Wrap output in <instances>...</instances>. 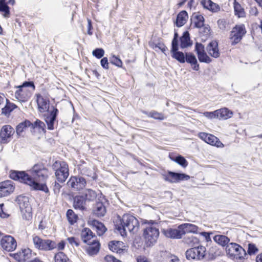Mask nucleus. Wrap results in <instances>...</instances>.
Segmentation results:
<instances>
[{
  "label": "nucleus",
  "mask_w": 262,
  "mask_h": 262,
  "mask_svg": "<svg viewBox=\"0 0 262 262\" xmlns=\"http://www.w3.org/2000/svg\"><path fill=\"white\" fill-rule=\"evenodd\" d=\"M31 173L30 176L24 171L11 170L10 177L30 186L35 190L48 192L49 190L45 183L48 178V169L41 163L36 164L31 169Z\"/></svg>",
  "instance_id": "1"
},
{
  "label": "nucleus",
  "mask_w": 262,
  "mask_h": 262,
  "mask_svg": "<svg viewBox=\"0 0 262 262\" xmlns=\"http://www.w3.org/2000/svg\"><path fill=\"white\" fill-rule=\"evenodd\" d=\"M115 226L116 229L123 236L126 234L127 230L130 232H136L139 229V223L134 216L130 214H125L122 218L118 217V222H116Z\"/></svg>",
  "instance_id": "2"
},
{
  "label": "nucleus",
  "mask_w": 262,
  "mask_h": 262,
  "mask_svg": "<svg viewBox=\"0 0 262 262\" xmlns=\"http://www.w3.org/2000/svg\"><path fill=\"white\" fill-rule=\"evenodd\" d=\"M148 224L149 225L143 232L145 245L147 247L154 246L157 243L159 236L158 223L154 221H150Z\"/></svg>",
  "instance_id": "3"
},
{
  "label": "nucleus",
  "mask_w": 262,
  "mask_h": 262,
  "mask_svg": "<svg viewBox=\"0 0 262 262\" xmlns=\"http://www.w3.org/2000/svg\"><path fill=\"white\" fill-rule=\"evenodd\" d=\"M14 94L15 98L20 102H27L31 98L35 86L32 81H25L21 85L17 86Z\"/></svg>",
  "instance_id": "4"
},
{
  "label": "nucleus",
  "mask_w": 262,
  "mask_h": 262,
  "mask_svg": "<svg viewBox=\"0 0 262 262\" xmlns=\"http://www.w3.org/2000/svg\"><path fill=\"white\" fill-rule=\"evenodd\" d=\"M226 252L229 257L236 260L244 261L247 256L245 250L237 244L229 243L226 247Z\"/></svg>",
  "instance_id": "5"
},
{
  "label": "nucleus",
  "mask_w": 262,
  "mask_h": 262,
  "mask_svg": "<svg viewBox=\"0 0 262 262\" xmlns=\"http://www.w3.org/2000/svg\"><path fill=\"white\" fill-rule=\"evenodd\" d=\"M52 167L57 180L60 183L64 182L69 175L68 165L64 161H57Z\"/></svg>",
  "instance_id": "6"
},
{
  "label": "nucleus",
  "mask_w": 262,
  "mask_h": 262,
  "mask_svg": "<svg viewBox=\"0 0 262 262\" xmlns=\"http://www.w3.org/2000/svg\"><path fill=\"white\" fill-rule=\"evenodd\" d=\"M16 202L19 206L23 217L27 220H30L32 217V208L28 197L19 195L16 199Z\"/></svg>",
  "instance_id": "7"
},
{
  "label": "nucleus",
  "mask_w": 262,
  "mask_h": 262,
  "mask_svg": "<svg viewBox=\"0 0 262 262\" xmlns=\"http://www.w3.org/2000/svg\"><path fill=\"white\" fill-rule=\"evenodd\" d=\"M32 240L35 247L39 250L49 251L56 247L55 242L50 239H42L37 235H33Z\"/></svg>",
  "instance_id": "8"
},
{
  "label": "nucleus",
  "mask_w": 262,
  "mask_h": 262,
  "mask_svg": "<svg viewBox=\"0 0 262 262\" xmlns=\"http://www.w3.org/2000/svg\"><path fill=\"white\" fill-rule=\"evenodd\" d=\"M206 248L199 246L187 250L186 257L188 260H200L203 259L205 255Z\"/></svg>",
  "instance_id": "9"
},
{
  "label": "nucleus",
  "mask_w": 262,
  "mask_h": 262,
  "mask_svg": "<svg viewBox=\"0 0 262 262\" xmlns=\"http://www.w3.org/2000/svg\"><path fill=\"white\" fill-rule=\"evenodd\" d=\"M0 235L3 236L0 241V245L3 250L10 252L16 249L17 243L13 237L9 235H3L1 232Z\"/></svg>",
  "instance_id": "10"
},
{
  "label": "nucleus",
  "mask_w": 262,
  "mask_h": 262,
  "mask_svg": "<svg viewBox=\"0 0 262 262\" xmlns=\"http://www.w3.org/2000/svg\"><path fill=\"white\" fill-rule=\"evenodd\" d=\"M246 31L244 25H236L230 32V39L232 45L238 43L243 36L245 34Z\"/></svg>",
  "instance_id": "11"
},
{
  "label": "nucleus",
  "mask_w": 262,
  "mask_h": 262,
  "mask_svg": "<svg viewBox=\"0 0 262 262\" xmlns=\"http://www.w3.org/2000/svg\"><path fill=\"white\" fill-rule=\"evenodd\" d=\"M198 137L208 144L215 146L219 148H223L224 145L216 137L210 134L202 132L200 133Z\"/></svg>",
  "instance_id": "12"
},
{
  "label": "nucleus",
  "mask_w": 262,
  "mask_h": 262,
  "mask_svg": "<svg viewBox=\"0 0 262 262\" xmlns=\"http://www.w3.org/2000/svg\"><path fill=\"white\" fill-rule=\"evenodd\" d=\"M14 134V130L11 126L9 125L3 126L0 132V143L1 144L9 143Z\"/></svg>",
  "instance_id": "13"
},
{
  "label": "nucleus",
  "mask_w": 262,
  "mask_h": 262,
  "mask_svg": "<svg viewBox=\"0 0 262 262\" xmlns=\"http://www.w3.org/2000/svg\"><path fill=\"white\" fill-rule=\"evenodd\" d=\"M190 176L185 174L168 171L167 174L164 176L165 181L170 183H178L181 181L188 180Z\"/></svg>",
  "instance_id": "14"
},
{
  "label": "nucleus",
  "mask_w": 262,
  "mask_h": 262,
  "mask_svg": "<svg viewBox=\"0 0 262 262\" xmlns=\"http://www.w3.org/2000/svg\"><path fill=\"white\" fill-rule=\"evenodd\" d=\"M86 183L85 179L82 177H72L67 184L74 190H79L84 188Z\"/></svg>",
  "instance_id": "15"
},
{
  "label": "nucleus",
  "mask_w": 262,
  "mask_h": 262,
  "mask_svg": "<svg viewBox=\"0 0 262 262\" xmlns=\"http://www.w3.org/2000/svg\"><path fill=\"white\" fill-rule=\"evenodd\" d=\"M161 232L166 237L171 239H181L183 236L180 225L177 228L163 229Z\"/></svg>",
  "instance_id": "16"
},
{
  "label": "nucleus",
  "mask_w": 262,
  "mask_h": 262,
  "mask_svg": "<svg viewBox=\"0 0 262 262\" xmlns=\"http://www.w3.org/2000/svg\"><path fill=\"white\" fill-rule=\"evenodd\" d=\"M15 187L13 182L10 180L0 183V198L10 195L14 191Z\"/></svg>",
  "instance_id": "17"
},
{
  "label": "nucleus",
  "mask_w": 262,
  "mask_h": 262,
  "mask_svg": "<svg viewBox=\"0 0 262 262\" xmlns=\"http://www.w3.org/2000/svg\"><path fill=\"white\" fill-rule=\"evenodd\" d=\"M58 110L57 108L53 107V110L49 113L45 115V121L47 123L48 129L53 130L54 128V123L56 119Z\"/></svg>",
  "instance_id": "18"
},
{
  "label": "nucleus",
  "mask_w": 262,
  "mask_h": 262,
  "mask_svg": "<svg viewBox=\"0 0 262 262\" xmlns=\"http://www.w3.org/2000/svg\"><path fill=\"white\" fill-rule=\"evenodd\" d=\"M13 257L18 262H28L32 258L31 251L29 249L22 250L21 251L14 254Z\"/></svg>",
  "instance_id": "19"
},
{
  "label": "nucleus",
  "mask_w": 262,
  "mask_h": 262,
  "mask_svg": "<svg viewBox=\"0 0 262 262\" xmlns=\"http://www.w3.org/2000/svg\"><path fill=\"white\" fill-rule=\"evenodd\" d=\"M36 97V101L39 111L41 113L48 111L49 108V100L40 94H37Z\"/></svg>",
  "instance_id": "20"
},
{
  "label": "nucleus",
  "mask_w": 262,
  "mask_h": 262,
  "mask_svg": "<svg viewBox=\"0 0 262 262\" xmlns=\"http://www.w3.org/2000/svg\"><path fill=\"white\" fill-rule=\"evenodd\" d=\"M81 237L83 242L87 244H90V243L93 242V239H96V236L88 228H85L82 230Z\"/></svg>",
  "instance_id": "21"
},
{
  "label": "nucleus",
  "mask_w": 262,
  "mask_h": 262,
  "mask_svg": "<svg viewBox=\"0 0 262 262\" xmlns=\"http://www.w3.org/2000/svg\"><path fill=\"white\" fill-rule=\"evenodd\" d=\"M108 247L110 250L117 253H121L125 250L126 247L124 244L121 241H113L108 243Z\"/></svg>",
  "instance_id": "22"
},
{
  "label": "nucleus",
  "mask_w": 262,
  "mask_h": 262,
  "mask_svg": "<svg viewBox=\"0 0 262 262\" xmlns=\"http://www.w3.org/2000/svg\"><path fill=\"white\" fill-rule=\"evenodd\" d=\"M208 53L214 58H218L220 56V52L218 49V43L215 40L211 41L207 47Z\"/></svg>",
  "instance_id": "23"
},
{
  "label": "nucleus",
  "mask_w": 262,
  "mask_h": 262,
  "mask_svg": "<svg viewBox=\"0 0 262 262\" xmlns=\"http://www.w3.org/2000/svg\"><path fill=\"white\" fill-rule=\"evenodd\" d=\"M182 235L187 233H197L199 227L192 224L185 223L180 225Z\"/></svg>",
  "instance_id": "24"
},
{
  "label": "nucleus",
  "mask_w": 262,
  "mask_h": 262,
  "mask_svg": "<svg viewBox=\"0 0 262 262\" xmlns=\"http://www.w3.org/2000/svg\"><path fill=\"white\" fill-rule=\"evenodd\" d=\"M217 119L219 120H227L233 116V112L227 107H223L216 110Z\"/></svg>",
  "instance_id": "25"
},
{
  "label": "nucleus",
  "mask_w": 262,
  "mask_h": 262,
  "mask_svg": "<svg viewBox=\"0 0 262 262\" xmlns=\"http://www.w3.org/2000/svg\"><path fill=\"white\" fill-rule=\"evenodd\" d=\"M106 212V209L102 202H96L93 209V213L94 215L98 217L103 216Z\"/></svg>",
  "instance_id": "26"
},
{
  "label": "nucleus",
  "mask_w": 262,
  "mask_h": 262,
  "mask_svg": "<svg viewBox=\"0 0 262 262\" xmlns=\"http://www.w3.org/2000/svg\"><path fill=\"white\" fill-rule=\"evenodd\" d=\"M86 201L83 195L76 196L74 200V207L76 209L83 210L85 209Z\"/></svg>",
  "instance_id": "27"
},
{
  "label": "nucleus",
  "mask_w": 262,
  "mask_h": 262,
  "mask_svg": "<svg viewBox=\"0 0 262 262\" xmlns=\"http://www.w3.org/2000/svg\"><path fill=\"white\" fill-rule=\"evenodd\" d=\"M46 125L44 122L39 119H36L34 123L31 122L30 128L35 132L36 130L39 133L46 132Z\"/></svg>",
  "instance_id": "28"
},
{
  "label": "nucleus",
  "mask_w": 262,
  "mask_h": 262,
  "mask_svg": "<svg viewBox=\"0 0 262 262\" xmlns=\"http://www.w3.org/2000/svg\"><path fill=\"white\" fill-rule=\"evenodd\" d=\"M89 245L87 248V252L91 255L97 254L100 249V244L97 239H93V242Z\"/></svg>",
  "instance_id": "29"
},
{
  "label": "nucleus",
  "mask_w": 262,
  "mask_h": 262,
  "mask_svg": "<svg viewBox=\"0 0 262 262\" xmlns=\"http://www.w3.org/2000/svg\"><path fill=\"white\" fill-rule=\"evenodd\" d=\"M91 225L95 229L99 236L102 235L106 231V228L104 225L97 220L92 221Z\"/></svg>",
  "instance_id": "30"
},
{
  "label": "nucleus",
  "mask_w": 262,
  "mask_h": 262,
  "mask_svg": "<svg viewBox=\"0 0 262 262\" xmlns=\"http://www.w3.org/2000/svg\"><path fill=\"white\" fill-rule=\"evenodd\" d=\"M191 21L194 24L195 27L200 28L204 25V17L199 13H194L191 17Z\"/></svg>",
  "instance_id": "31"
},
{
  "label": "nucleus",
  "mask_w": 262,
  "mask_h": 262,
  "mask_svg": "<svg viewBox=\"0 0 262 262\" xmlns=\"http://www.w3.org/2000/svg\"><path fill=\"white\" fill-rule=\"evenodd\" d=\"M189 33L188 31L183 33V35L180 37V47L184 49L191 46Z\"/></svg>",
  "instance_id": "32"
},
{
  "label": "nucleus",
  "mask_w": 262,
  "mask_h": 262,
  "mask_svg": "<svg viewBox=\"0 0 262 262\" xmlns=\"http://www.w3.org/2000/svg\"><path fill=\"white\" fill-rule=\"evenodd\" d=\"M185 60L193 66L192 68L194 70L198 71L199 70V65L198 64L196 58L193 54L186 53Z\"/></svg>",
  "instance_id": "33"
},
{
  "label": "nucleus",
  "mask_w": 262,
  "mask_h": 262,
  "mask_svg": "<svg viewBox=\"0 0 262 262\" xmlns=\"http://www.w3.org/2000/svg\"><path fill=\"white\" fill-rule=\"evenodd\" d=\"M188 18V15L186 11L180 12L177 15L176 25L179 27L183 26L186 23Z\"/></svg>",
  "instance_id": "34"
},
{
  "label": "nucleus",
  "mask_w": 262,
  "mask_h": 262,
  "mask_svg": "<svg viewBox=\"0 0 262 262\" xmlns=\"http://www.w3.org/2000/svg\"><path fill=\"white\" fill-rule=\"evenodd\" d=\"M213 240L223 247L227 246L230 242V239L224 235H216L213 237Z\"/></svg>",
  "instance_id": "35"
},
{
  "label": "nucleus",
  "mask_w": 262,
  "mask_h": 262,
  "mask_svg": "<svg viewBox=\"0 0 262 262\" xmlns=\"http://www.w3.org/2000/svg\"><path fill=\"white\" fill-rule=\"evenodd\" d=\"M31 122L28 120H26L25 121L20 123L16 126V132L18 136H20L21 134L24 131V130L28 127H30Z\"/></svg>",
  "instance_id": "36"
},
{
  "label": "nucleus",
  "mask_w": 262,
  "mask_h": 262,
  "mask_svg": "<svg viewBox=\"0 0 262 262\" xmlns=\"http://www.w3.org/2000/svg\"><path fill=\"white\" fill-rule=\"evenodd\" d=\"M5 101H6V104L5 106L2 108V111L3 114L7 115L10 114L14 109H15L16 107V105L13 103L10 102L6 98Z\"/></svg>",
  "instance_id": "37"
},
{
  "label": "nucleus",
  "mask_w": 262,
  "mask_h": 262,
  "mask_svg": "<svg viewBox=\"0 0 262 262\" xmlns=\"http://www.w3.org/2000/svg\"><path fill=\"white\" fill-rule=\"evenodd\" d=\"M234 9L235 15L238 17H244L245 16L244 9L242 7L241 5L235 0L234 2Z\"/></svg>",
  "instance_id": "38"
},
{
  "label": "nucleus",
  "mask_w": 262,
  "mask_h": 262,
  "mask_svg": "<svg viewBox=\"0 0 262 262\" xmlns=\"http://www.w3.org/2000/svg\"><path fill=\"white\" fill-rule=\"evenodd\" d=\"M86 201H94L97 197L96 192L92 189H88L84 191L83 195Z\"/></svg>",
  "instance_id": "39"
},
{
  "label": "nucleus",
  "mask_w": 262,
  "mask_h": 262,
  "mask_svg": "<svg viewBox=\"0 0 262 262\" xmlns=\"http://www.w3.org/2000/svg\"><path fill=\"white\" fill-rule=\"evenodd\" d=\"M183 241L185 243L191 247L194 246L199 243V239L192 235L185 237Z\"/></svg>",
  "instance_id": "40"
},
{
  "label": "nucleus",
  "mask_w": 262,
  "mask_h": 262,
  "mask_svg": "<svg viewBox=\"0 0 262 262\" xmlns=\"http://www.w3.org/2000/svg\"><path fill=\"white\" fill-rule=\"evenodd\" d=\"M172 57L177 59L181 63H184L185 61V56L182 52L177 50V51H172Z\"/></svg>",
  "instance_id": "41"
},
{
  "label": "nucleus",
  "mask_w": 262,
  "mask_h": 262,
  "mask_svg": "<svg viewBox=\"0 0 262 262\" xmlns=\"http://www.w3.org/2000/svg\"><path fill=\"white\" fill-rule=\"evenodd\" d=\"M68 220L71 225H73L77 222L78 216L71 209H69L67 212Z\"/></svg>",
  "instance_id": "42"
},
{
  "label": "nucleus",
  "mask_w": 262,
  "mask_h": 262,
  "mask_svg": "<svg viewBox=\"0 0 262 262\" xmlns=\"http://www.w3.org/2000/svg\"><path fill=\"white\" fill-rule=\"evenodd\" d=\"M55 262H68L69 258L62 252H59L54 256Z\"/></svg>",
  "instance_id": "43"
},
{
  "label": "nucleus",
  "mask_w": 262,
  "mask_h": 262,
  "mask_svg": "<svg viewBox=\"0 0 262 262\" xmlns=\"http://www.w3.org/2000/svg\"><path fill=\"white\" fill-rule=\"evenodd\" d=\"M172 160L177 162L178 164L182 166L183 167H186L188 165V162L182 156H178L175 158H171Z\"/></svg>",
  "instance_id": "44"
},
{
  "label": "nucleus",
  "mask_w": 262,
  "mask_h": 262,
  "mask_svg": "<svg viewBox=\"0 0 262 262\" xmlns=\"http://www.w3.org/2000/svg\"><path fill=\"white\" fill-rule=\"evenodd\" d=\"M0 12H4V16L6 18L9 17L10 15L9 7L5 2H0Z\"/></svg>",
  "instance_id": "45"
},
{
  "label": "nucleus",
  "mask_w": 262,
  "mask_h": 262,
  "mask_svg": "<svg viewBox=\"0 0 262 262\" xmlns=\"http://www.w3.org/2000/svg\"><path fill=\"white\" fill-rule=\"evenodd\" d=\"M198 57L201 62L209 63L211 62V59L207 55L206 52L198 55Z\"/></svg>",
  "instance_id": "46"
},
{
  "label": "nucleus",
  "mask_w": 262,
  "mask_h": 262,
  "mask_svg": "<svg viewBox=\"0 0 262 262\" xmlns=\"http://www.w3.org/2000/svg\"><path fill=\"white\" fill-rule=\"evenodd\" d=\"M110 62L118 67H121L122 65V62L120 58L116 56L115 55H112L110 58Z\"/></svg>",
  "instance_id": "47"
},
{
  "label": "nucleus",
  "mask_w": 262,
  "mask_h": 262,
  "mask_svg": "<svg viewBox=\"0 0 262 262\" xmlns=\"http://www.w3.org/2000/svg\"><path fill=\"white\" fill-rule=\"evenodd\" d=\"M148 116L160 120L164 119V115L162 113H158L156 111L150 112L148 114Z\"/></svg>",
  "instance_id": "48"
},
{
  "label": "nucleus",
  "mask_w": 262,
  "mask_h": 262,
  "mask_svg": "<svg viewBox=\"0 0 262 262\" xmlns=\"http://www.w3.org/2000/svg\"><path fill=\"white\" fill-rule=\"evenodd\" d=\"M92 54L94 56L98 59H100L104 56V51L102 48H97L93 50Z\"/></svg>",
  "instance_id": "49"
},
{
  "label": "nucleus",
  "mask_w": 262,
  "mask_h": 262,
  "mask_svg": "<svg viewBox=\"0 0 262 262\" xmlns=\"http://www.w3.org/2000/svg\"><path fill=\"white\" fill-rule=\"evenodd\" d=\"M203 115L209 119H217L216 110L213 112H205L203 113Z\"/></svg>",
  "instance_id": "50"
},
{
  "label": "nucleus",
  "mask_w": 262,
  "mask_h": 262,
  "mask_svg": "<svg viewBox=\"0 0 262 262\" xmlns=\"http://www.w3.org/2000/svg\"><path fill=\"white\" fill-rule=\"evenodd\" d=\"M195 51L197 55L204 53L205 52L204 46L201 43L196 42L195 45Z\"/></svg>",
  "instance_id": "51"
},
{
  "label": "nucleus",
  "mask_w": 262,
  "mask_h": 262,
  "mask_svg": "<svg viewBox=\"0 0 262 262\" xmlns=\"http://www.w3.org/2000/svg\"><path fill=\"white\" fill-rule=\"evenodd\" d=\"M257 251L258 249L254 244L252 243L249 244L248 250V253L249 254L251 255L255 254Z\"/></svg>",
  "instance_id": "52"
},
{
  "label": "nucleus",
  "mask_w": 262,
  "mask_h": 262,
  "mask_svg": "<svg viewBox=\"0 0 262 262\" xmlns=\"http://www.w3.org/2000/svg\"><path fill=\"white\" fill-rule=\"evenodd\" d=\"M217 25L221 30H225L228 25L227 21L225 19H220L217 21Z\"/></svg>",
  "instance_id": "53"
},
{
  "label": "nucleus",
  "mask_w": 262,
  "mask_h": 262,
  "mask_svg": "<svg viewBox=\"0 0 262 262\" xmlns=\"http://www.w3.org/2000/svg\"><path fill=\"white\" fill-rule=\"evenodd\" d=\"M52 185L54 193L56 194H58L60 192V188H61V185L56 181H55Z\"/></svg>",
  "instance_id": "54"
},
{
  "label": "nucleus",
  "mask_w": 262,
  "mask_h": 262,
  "mask_svg": "<svg viewBox=\"0 0 262 262\" xmlns=\"http://www.w3.org/2000/svg\"><path fill=\"white\" fill-rule=\"evenodd\" d=\"M101 66L105 69H108V62L107 57H103L100 61Z\"/></svg>",
  "instance_id": "55"
},
{
  "label": "nucleus",
  "mask_w": 262,
  "mask_h": 262,
  "mask_svg": "<svg viewBox=\"0 0 262 262\" xmlns=\"http://www.w3.org/2000/svg\"><path fill=\"white\" fill-rule=\"evenodd\" d=\"M220 7L218 5H217L215 3H214L212 2L209 10L213 12H216L220 10Z\"/></svg>",
  "instance_id": "56"
},
{
  "label": "nucleus",
  "mask_w": 262,
  "mask_h": 262,
  "mask_svg": "<svg viewBox=\"0 0 262 262\" xmlns=\"http://www.w3.org/2000/svg\"><path fill=\"white\" fill-rule=\"evenodd\" d=\"M178 40L176 39H173L171 43V52L172 51H177L178 50Z\"/></svg>",
  "instance_id": "57"
},
{
  "label": "nucleus",
  "mask_w": 262,
  "mask_h": 262,
  "mask_svg": "<svg viewBox=\"0 0 262 262\" xmlns=\"http://www.w3.org/2000/svg\"><path fill=\"white\" fill-rule=\"evenodd\" d=\"M200 235H202L205 238V240L207 242H211V237L210 234H212V232H202L200 233Z\"/></svg>",
  "instance_id": "58"
},
{
  "label": "nucleus",
  "mask_w": 262,
  "mask_h": 262,
  "mask_svg": "<svg viewBox=\"0 0 262 262\" xmlns=\"http://www.w3.org/2000/svg\"><path fill=\"white\" fill-rule=\"evenodd\" d=\"M3 204H0V216L2 218H7L9 216V214L4 211L3 208Z\"/></svg>",
  "instance_id": "59"
},
{
  "label": "nucleus",
  "mask_w": 262,
  "mask_h": 262,
  "mask_svg": "<svg viewBox=\"0 0 262 262\" xmlns=\"http://www.w3.org/2000/svg\"><path fill=\"white\" fill-rule=\"evenodd\" d=\"M69 243L71 245H75L76 246L79 245L78 241L74 237H70L67 238Z\"/></svg>",
  "instance_id": "60"
},
{
  "label": "nucleus",
  "mask_w": 262,
  "mask_h": 262,
  "mask_svg": "<svg viewBox=\"0 0 262 262\" xmlns=\"http://www.w3.org/2000/svg\"><path fill=\"white\" fill-rule=\"evenodd\" d=\"M106 262H117L118 259L112 255H106L104 257Z\"/></svg>",
  "instance_id": "61"
},
{
  "label": "nucleus",
  "mask_w": 262,
  "mask_h": 262,
  "mask_svg": "<svg viewBox=\"0 0 262 262\" xmlns=\"http://www.w3.org/2000/svg\"><path fill=\"white\" fill-rule=\"evenodd\" d=\"M106 262H117L118 259L112 255H106L104 257Z\"/></svg>",
  "instance_id": "62"
},
{
  "label": "nucleus",
  "mask_w": 262,
  "mask_h": 262,
  "mask_svg": "<svg viewBox=\"0 0 262 262\" xmlns=\"http://www.w3.org/2000/svg\"><path fill=\"white\" fill-rule=\"evenodd\" d=\"M211 3L212 1L211 0H203L201 2L203 7L208 10L209 9Z\"/></svg>",
  "instance_id": "63"
},
{
  "label": "nucleus",
  "mask_w": 262,
  "mask_h": 262,
  "mask_svg": "<svg viewBox=\"0 0 262 262\" xmlns=\"http://www.w3.org/2000/svg\"><path fill=\"white\" fill-rule=\"evenodd\" d=\"M137 262H150L148 259L144 256H139L137 258Z\"/></svg>",
  "instance_id": "64"
}]
</instances>
